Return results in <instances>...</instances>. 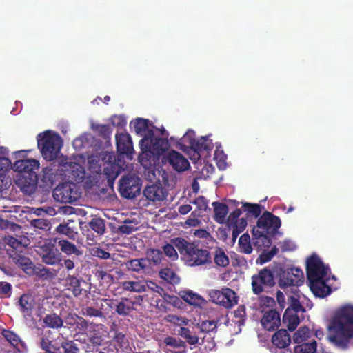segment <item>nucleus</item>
<instances>
[{
	"label": "nucleus",
	"instance_id": "55",
	"mask_svg": "<svg viewBox=\"0 0 353 353\" xmlns=\"http://www.w3.org/2000/svg\"><path fill=\"white\" fill-rule=\"evenodd\" d=\"M104 173L107 176L108 182H112L119 174V170L115 164H111L109 167L104 168Z\"/></svg>",
	"mask_w": 353,
	"mask_h": 353
},
{
	"label": "nucleus",
	"instance_id": "38",
	"mask_svg": "<svg viewBox=\"0 0 353 353\" xmlns=\"http://www.w3.org/2000/svg\"><path fill=\"white\" fill-rule=\"evenodd\" d=\"M91 128L93 132L106 141L110 139L112 128L108 124H92Z\"/></svg>",
	"mask_w": 353,
	"mask_h": 353
},
{
	"label": "nucleus",
	"instance_id": "21",
	"mask_svg": "<svg viewBox=\"0 0 353 353\" xmlns=\"http://www.w3.org/2000/svg\"><path fill=\"white\" fill-rule=\"evenodd\" d=\"M145 198L150 201H161L165 199V190L161 184L147 185L143 190Z\"/></svg>",
	"mask_w": 353,
	"mask_h": 353
},
{
	"label": "nucleus",
	"instance_id": "64",
	"mask_svg": "<svg viewBox=\"0 0 353 353\" xmlns=\"http://www.w3.org/2000/svg\"><path fill=\"white\" fill-rule=\"evenodd\" d=\"M78 341V339L71 340L68 347H66L65 353H80L81 350L79 347V345L77 343V341Z\"/></svg>",
	"mask_w": 353,
	"mask_h": 353
},
{
	"label": "nucleus",
	"instance_id": "39",
	"mask_svg": "<svg viewBox=\"0 0 353 353\" xmlns=\"http://www.w3.org/2000/svg\"><path fill=\"white\" fill-rule=\"evenodd\" d=\"M317 343L313 339L307 343H302L294 346L292 353H316Z\"/></svg>",
	"mask_w": 353,
	"mask_h": 353
},
{
	"label": "nucleus",
	"instance_id": "58",
	"mask_svg": "<svg viewBox=\"0 0 353 353\" xmlns=\"http://www.w3.org/2000/svg\"><path fill=\"white\" fill-rule=\"evenodd\" d=\"M37 276L44 278L48 279L52 278L53 276V274L51 270L48 268H45L44 266L34 267V272Z\"/></svg>",
	"mask_w": 353,
	"mask_h": 353
},
{
	"label": "nucleus",
	"instance_id": "2",
	"mask_svg": "<svg viewBox=\"0 0 353 353\" xmlns=\"http://www.w3.org/2000/svg\"><path fill=\"white\" fill-rule=\"evenodd\" d=\"M172 241L188 266L210 267L212 265V255L208 250L201 248L199 245L188 242L181 237L175 238Z\"/></svg>",
	"mask_w": 353,
	"mask_h": 353
},
{
	"label": "nucleus",
	"instance_id": "28",
	"mask_svg": "<svg viewBox=\"0 0 353 353\" xmlns=\"http://www.w3.org/2000/svg\"><path fill=\"white\" fill-rule=\"evenodd\" d=\"M212 206L214 207V220L219 224L224 223L228 213V205L223 203L215 201L212 203Z\"/></svg>",
	"mask_w": 353,
	"mask_h": 353
},
{
	"label": "nucleus",
	"instance_id": "46",
	"mask_svg": "<svg viewBox=\"0 0 353 353\" xmlns=\"http://www.w3.org/2000/svg\"><path fill=\"white\" fill-rule=\"evenodd\" d=\"M179 334L185 339L190 345H194L199 343V339L198 336L193 334L192 331L188 327H181L179 330Z\"/></svg>",
	"mask_w": 353,
	"mask_h": 353
},
{
	"label": "nucleus",
	"instance_id": "54",
	"mask_svg": "<svg viewBox=\"0 0 353 353\" xmlns=\"http://www.w3.org/2000/svg\"><path fill=\"white\" fill-rule=\"evenodd\" d=\"M133 223L134 222L128 219L124 221L123 224L119 226L118 231L123 234H130L132 233L137 229L135 225H132Z\"/></svg>",
	"mask_w": 353,
	"mask_h": 353
},
{
	"label": "nucleus",
	"instance_id": "12",
	"mask_svg": "<svg viewBox=\"0 0 353 353\" xmlns=\"http://www.w3.org/2000/svg\"><path fill=\"white\" fill-rule=\"evenodd\" d=\"M117 151L121 156L125 155L129 159H132L134 148L132 140L128 133L116 134Z\"/></svg>",
	"mask_w": 353,
	"mask_h": 353
},
{
	"label": "nucleus",
	"instance_id": "25",
	"mask_svg": "<svg viewBox=\"0 0 353 353\" xmlns=\"http://www.w3.org/2000/svg\"><path fill=\"white\" fill-rule=\"evenodd\" d=\"M3 336L6 340L9 343H10V345L17 351L22 352L28 349L26 344L23 341H21L20 337L17 334L12 331L4 330L3 331Z\"/></svg>",
	"mask_w": 353,
	"mask_h": 353
},
{
	"label": "nucleus",
	"instance_id": "32",
	"mask_svg": "<svg viewBox=\"0 0 353 353\" xmlns=\"http://www.w3.org/2000/svg\"><path fill=\"white\" fill-rule=\"evenodd\" d=\"M216 266L226 268L230 263V259L223 248L216 247L213 252V261Z\"/></svg>",
	"mask_w": 353,
	"mask_h": 353
},
{
	"label": "nucleus",
	"instance_id": "7",
	"mask_svg": "<svg viewBox=\"0 0 353 353\" xmlns=\"http://www.w3.org/2000/svg\"><path fill=\"white\" fill-rule=\"evenodd\" d=\"M141 183L135 175H126L119 180V191L125 199H134L140 194Z\"/></svg>",
	"mask_w": 353,
	"mask_h": 353
},
{
	"label": "nucleus",
	"instance_id": "23",
	"mask_svg": "<svg viewBox=\"0 0 353 353\" xmlns=\"http://www.w3.org/2000/svg\"><path fill=\"white\" fill-rule=\"evenodd\" d=\"M268 234H269L262 232L261 231L254 228L252 230L253 245L259 250H261L263 248H269L272 244V241L268 236Z\"/></svg>",
	"mask_w": 353,
	"mask_h": 353
},
{
	"label": "nucleus",
	"instance_id": "20",
	"mask_svg": "<svg viewBox=\"0 0 353 353\" xmlns=\"http://www.w3.org/2000/svg\"><path fill=\"white\" fill-rule=\"evenodd\" d=\"M10 257L14 263L26 274H32L34 272V265L31 260L17 251H12L10 253Z\"/></svg>",
	"mask_w": 353,
	"mask_h": 353
},
{
	"label": "nucleus",
	"instance_id": "8",
	"mask_svg": "<svg viewBox=\"0 0 353 353\" xmlns=\"http://www.w3.org/2000/svg\"><path fill=\"white\" fill-rule=\"evenodd\" d=\"M275 285L274 275L270 269L264 268L258 274L252 276V288L254 294L259 295L265 288H272Z\"/></svg>",
	"mask_w": 353,
	"mask_h": 353
},
{
	"label": "nucleus",
	"instance_id": "52",
	"mask_svg": "<svg viewBox=\"0 0 353 353\" xmlns=\"http://www.w3.org/2000/svg\"><path fill=\"white\" fill-rule=\"evenodd\" d=\"M163 253L172 261L178 259V254L174 246L170 243H166L162 247Z\"/></svg>",
	"mask_w": 353,
	"mask_h": 353
},
{
	"label": "nucleus",
	"instance_id": "26",
	"mask_svg": "<svg viewBox=\"0 0 353 353\" xmlns=\"http://www.w3.org/2000/svg\"><path fill=\"white\" fill-rule=\"evenodd\" d=\"M54 243H57L60 250L68 256L74 254L79 256L82 254V252L76 246L75 244L70 242L66 239H59L56 238L54 239Z\"/></svg>",
	"mask_w": 353,
	"mask_h": 353
},
{
	"label": "nucleus",
	"instance_id": "17",
	"mask_svg": "<svg viewBox=\"0 0 353 353\" xmlns=\"http://www.w3.org/2000/svg\"><path fill=\"white\" fill-rule=\"evenodd\" d=\"M166 161L177 172H183L190 168L188 160L180 152L175 150L170 152L166 157Z\"/></svg>",
	"mask_w": 353,
	"mask_h": 353
},
{
	"label": "nucleus",
	"instance_id": "14",
	"mask_svg": "<svg viewBox=\"0 0 353 353\" xmlns=\"http://www.w3.org/2000/svg\"><path fill=\"white\" fill-rule=\"evenodd\" d=\"M37 180V175L33 174H17L15 184L25 194L31 195L35 191Z\"/></svg>",
	"mask_w": 353,
	"mask_h": 353
},
{
	"label": "nucleus",
	"instance_id": "57",
	"mask_svg": "<svg viewBox=\"0 0 353 353\" xmlns=\"http://www.w3.org/2000/svg\"><path fill=\"white\" fill-rule=\"evenodd\" d=\"M210 300L219 305H221V298L223 296V289L219 290H211L209 292Z\"/></svg>",
	"mask_w": 353,
	"mask_h": 353
},
{
	"label": "nucleus",
	"instance_id": "27",
	"mask_svg": "<svg viewBox=\"0 0 353 353\" xmlns=\"http://www.w3.org/2000/svg\"><path fill=\"white\" fill-rule=\"evenodd\" d=\"M309 283L310 288L316 296L324 298L331 293V288L323 279Z\"/></svg>",
	"mask_w": 353,
	"mask_h": 353
},
{
	"label": "nucleus",
	"instance_id": "62",
	"mask_svg": "<svg viewBox=\"0 0 353 353\" xmlns=\"http://www.w3.org/2000/svg\"><path fill=\"white\" fill-rule=\"evenodd\" d=\"M241 210L239 208L235 209L233 212H232L228 219H227V223L229 225H234L236 224L238 221L239 217L241 214Z\"/></svg>",
	"mask_w": 353,
	"mask_h": 353
},
{
	"label": "nucleus",
	"instance_id": "35",
	"mask_svg": "<svg viewBox=\"0 0 353 353\" xmlns=\"http://www.w3.org/2000/svg\"><path fill=\"white\" fill-rule=\"evenodd\" d=\"M219 320H205L199 322L196 324L197 328L199 329L200 333L210 334L217 332Z\"/></svg>",
	"mask_w": 353,
	"mask_h": 353
},
{
	"label": "nucleus",
	"instance_id": "40",
	"mask_svg": "<svg viewBox=\"0 0 353 353\" xmlns=\"http://www.w3.org/2000/svg\"><path fill=\"white\" fill-rule=\"evenodd\" d=\"M150 121L146 119L137 118L134 121L130 122V127H133L137 134H146L148 131L150 130L149 128Z\"/></svg>",
	"mask_w": 353,
	"mask_h": 353
},
{
	"label": "nucleus",
	"instance_id": "30",
	"mask_svg": "<svg viewBox=\"0 0 353 353\" xmlns=\"http://www.w3.org/2000/svg\"><path fill=\"white\" fill-rule=\"evenodd\" d=\"M283 321L287 325L288 330L291 332L294 331L300 323L297 313L292 312L290 308L285 310Z\"/></svg>",
	"mask_w": 353,
	"mask_h": 353
},
{
	"label": "nucleus",
	"instance_id": "56",
	"mask_svg": "<svg viewBox=\"0 0 353 353\" xmlns=\"http://www.w3.org/2000/svg\"><path fill=\"white\" fill-rule=\"evenodd\" d=\"M82 314L84 316H90V317H99L101 318L103 316V312L99 310L97 307L94 308L93 307L88 306L83 309Z\"/></svg>",
	"mask_w": 353,
	"mask_h": 353
},
{
	"label": "nucleus",
	"instance_id": "44",
	"mask_svg": "<svg viewBox=\"0 0 353 353\" xmlns=\"http://www.w3.org/2000/svg\"><path fill=\"white\" fill-rule=\"evenodd\" d=\"M232 321L239 326L245 325L246 320L245 307L243 305H239L236 310L233 312Z\"/></svg>",
	"mask_w": 353,
	"mask_h": 353
},
{
	"label": "nucleus",
	"instance_id": "41",
	"mask_svg": "<svg viewBox=\"0 0 353 353\" xmlns=\"http://www.w3.org/2000/svg\"><path fill=\"white\" fill-rule=\"evenodd\" d=\"M310 336V329L306 326L301 327L294 332L292 338L293 342L296 345L307 343Z\"/></svg>",
	"mask_w": 353,
	"mask_h": 353
},
{
	"label": "nucleus",
	"instance_id": "22",
	"mask_svg": "<svg viewBox=\"0 0 353 353\" xmlns=\"http://www.w3.org/2000/svg\"><path fill=\"white\" fill-rule=\"evenodd\" d=\"M272 343L276 347L282 349L288 347L291 343V337L285 329L276 332L272 337Z\"/></svg>",
	"mask_w": 353,
	"mask_h": 353
},
{
	"label": "nucleus",
	"instance_id": "3",
	"mask_svg": "<svg viewBox=\"0 0 353 353\" xmlns=\"http://www.w3.org/2000/svg\"><path fill=\"white\" fill-rule=\"evenodd\" d=\"M141 153L139 155L141 164L147 167L151 164L150 159L162 154L170 147L166 138L156 137L153 130H148L139 141Z\"/></svg>",
	"mask_w": 353,
	"mask_h": 353
},
{
	"label": "nucleus",
	"instance_id": "51",
	"mask_svg": "<svg viewBox=\"0 0 353 353\" xmlns=\"http://www.w3.org/2000/svg\"><path fill=\"white\" fill-rule=\"evenodd\" d=\"M6 156L0 154V177L4 176L10 168H12L11 161Z\"/></svg>",
	"mask_w": 353,
	"mask_h": 353
},
{
	"label": "nucleus",
	"instance_id": "37",
	"mask_svg": "<svg viewBox=\"0 0 353 353\" xmlns=\"http://www.w3.org/2000/svg\"><path fill=\"white\" fill-rule=\"evenodd\" d=\"M126 266L129 270L139 272L148 267V260L145 258L132 259L126 263Z\"/></svg>",
	"mask_w": 353,
	"mask_h": 353
},
{
	"label": "nucleus",
	"instance_id": "29",
	"mask_svg": "<svg viewBox=\"0 0 353 353\" xmlns=\"http://www.w3.org/2000/svg\"><path fill=\"white\" fill-rule=\"evenodd\" d=\"M221 306L229 309L238 303V296L234 290L230 288H223V296L221 298Z\"/></svg>",
	"mask_w": 353,
	"mask_h": 353
},
{
	"label": "nucleus",
	"instance_id": "5",
	"mask_svg": "<svg viewBox=\"0 0 353 353\" xmlns=\"http://www.w3.org/2000/svg\"><path fill=\"white\" fill-rule=\"evenodd\" d=\"M81 192L74 183L65 182L53 191L54 199L62 203H72L81 197Z\"/></svg>",
	"mask_w": 353,
	"mask_h": 353
},
{
	"label": "nucleus",
	"instance_id": "18",
	"mask_svg": "<svg viewBox=\"0 0 353 353\" xmlns=\"http://www.w3.org/2000/svg\"><path fill=\"white\" fill-rule=\"evenodd\" d=\"M261 325L268 331H274L281 325L279 313L274 309L265 312L261 319Z\"/></svg>",
	"mask_w": 353,
	"mask_h": 353
},
{
	"label": "nucleus",
	"instance_id": "19",
	"mask_svg": "<svg viewBox=\"0 0 353 353\" xmlns=\"http://www.w3.org/2000/svg\"><path fill=\"white\" fill-rule=\"evenodd\" d=\"M19 306L24 317H30L36 307L35 297L31 294H23L19 299Z\"/></svg>",
	"mask_w": 353,
	"mask_h": 353
},
{
	"label": "nucleus",
	"instance_id": "49",
	"mask_svg": "<svg viewBox=\"0 0 353 353\" xmlns=\"http://www.w3.org/2000/svg\"><path fill=\"white\" fill-rule=\"evenodd\" d=\"M243 208L248 214H251L256 218L258 217L261 212V205L259 204L245 203L243 205Z\"/></svg>",
	"mask_w": 353,
	"mask_h": 353
},
{
	"label": "nucleus",
	"instance_id": "42",
	"mask_svg": "<svg viewBox=\"0 0 353 353\" xmlns=\"http://www.w3.org/2000/svg\"><path fill=\"white\" fill-rule=\"evenodd\" d=\"M147 259L148 260V265L152 262L154 265L160 264L164 259L163 252L159 249L149 248L146 250Z\"/></svg>",
	"mask_w": 353,
	"mask_h": 353
},
{
	"label": "nucleus",
	"instance_id": "43",
	"mask_svg": "<svg viewBox=\"0 0 353 353\" xmlns=\"http://www.w3.org/2000/svg\"><path fill=\"white\" fill-rule=\"evenodd\" d=\"M122 287L125 290L134 292H145L143 281H124L122 283Z\"/></svg>",
	"mask_w": 353,
	"mask_h": 353
},
{
	"label": "nucleus",
	"instance_id": "13",
	"mask_svg": "<svg viewBox=\"0 0 353 353\" xmlns=\"http://www.w3.org/2000/svg\"><path fill=\"white\" fill-rule=\"evenodd\" d=\"M109 305H113L114 313L121 316H128L135 310V302L127 297H121L114 301H106Z\"/></svg>",
	"mask_w": 353,
	"mask_h": 353
},
{
	"label": "nucleus",
	"instance_id": "47",
	"mask_svg": "<svg viewBox=\"0 0 353 353\" xmlns=\"http://www.w3.org/2000/svg\"><path fill=\"white\" fill-rule=\"evenodd\" d=\"M239 250L243 254H250L252 252V247L250 243V237L248 234H242L239 240Z\"/></svg>",
	"mask_w": 353,
	"mask_h": 353
},
{
	"label": "nucleus",
	"instance_id": "4",
	"mask_svg": "<svg viewBox=\"0 0 353 353\" xmlns=\"http://www.w3.org/2000/svg\"><path fill=\"white\" fill-rule=\"evenodd\" d=\"M37 144L43 157L51 161L57 158L62 145V141L58 134L47 130L38 135Z\"/></svg>",
	"mask_w": 353,
	"mask_h": 353
},
{
	"label": "nucleus",
	"instance_id": "59",
	"mask_svg": "<svg viewBox=\"0 0 353 353\" xmlns=\"http://www.w3.org/2000/svg\"><path fill=\"white\" fill-rule=\"evenodd\" d=\"M111 122L112 125L123 129L126 125V120L122 115H114L111 117Z\"/></svg>",
	"mask_w": 353,
	"mask_h": 353
},
{
	"label": "nucleus",
	"instance_id": "24",
	"mask_svg": "<svg viewBox=\"0 0 353 353\" xmlns=\"http://www.w3.org/2000/svg\"><path fill=\"white\" fill-rule=\"evenodd\" d=\"M72 339L63 337L61 340L57 339L55 341H50L47 337H42L40 341V347L48 352V351H53L54 347H62V348L67 347Z\"/></svg>",
	"mask_w": 353,
	"mask_h": 353
},
{
	"label": "nucleus",
	"instance_id": "10",
	"mask_svg": "<svg viewBox=\"0 0 353 353\" xmlns=\"http://www.w3.org/2000/svg\"><path fill=\"white\" fill-rule=\"evenodd\" d=\"M304 282V274L301 269L299 268H288L282 270L279 275V286L282 289L288 287H298Z\"/></svg>",
	"mask_w": 353,
	"mask_h": 353
},
{
	"label": "nucleus",
	"instance_id": "50",
	"mask_svg": "<svg viewBox=\"0 0 353 353\" xmlns=\"http://www.w3.org/2000/svg\"><path fill=\"white\" fill-rule=\"evenodd\" d=\"M76 325L74 328L77 332L74 335V338L78 335L79 333L86 332L89 327L88 321L83 317L79 316V318H76Z\"/></svg>",
	"mask_w": 353,
	"mask_h": 353
},
{
	"label": "nucleus",
	"instance_id": "6",
	"mask_svg": "<svg viewBox=\"0 0 353 353\" xmlns=\"http://www.w3.org/2000/svg\"><path fill=\"white\" fill-rule=\"evenodd\" d=\"M329 268L325 266L319 256L313 254L307 260L306 272L309 282L322 280L326 276Z\"/></svg>",
	"mask_w": 353,
	"mask_h": 353
},
{
	"label": "nucleus",
	"instance_id": "48",
	"mask_svg": "<svg viewBox=\"0 0 353 353\" xmlns=\"http://www.w3.org/2000/svg\"><path fill=\"white\" fill-rule=\"evenodd\" d=\"M85 173L83 168L81 165L77 164L76 169L72 170L69 177L71 178L72 180H73L72 183H74L75 184H77L83 181L85 178Z\"/></svg>",
	"mask_w": 353,
	"mask_h": 353
},
{
	"label": "nucleus",
	"instance_id": "45",
	"mask_svg": "<svg viewBox=\"0 0 353 353\" xmlns=\"http://www.w3.org/2000/svg\"><path fill=\"white\" fill-rule=\"evenodd\" d=\"M90 228L99 235H102L105 231V221L100 217H94L89 222Z\"/></svg>",
	"mask_w": 353,
	"mask_h": 353
},
{
	"label": "nucleus",
	"instance_id": "34",
	"mask_svg": "<svg viewBox=\"0 0 353 353\" xmlns=\"http://www.w3.org/2000/svg\"><path fill=\"white\" fill-rule=\"evenodd\" d=\"M65 284L74 296H78L81 294V281L76 276L68 274L65 278Z\"/></svg>",
	"mask_w": 353,
	"mask_h": 353
},
{
	"label": "nucleus",
	"instance_id": "33",
	"mask_svg": "<svg viewBox=\"0 0 353 353\" xmlns=\"http://www.w3.org/2000/svg\"><path fill=\"white\" fill-rule=\"evenodd\" d=\"M299 290L297 288H292V293H293L294 295L288 298L289 307L288 308H290L292 312L294 313L305 312V308L299 301Z\"/></svg>",
	"mask_w": 353,
	"mask_h": 353
},
{
	"label": "nucleus",
	"instance_id": "16",
	"mask_svg": "<svg viewBox=\"0 0 353 353\" xmlns=\"http://www.w3.org/2000/svg\"><path fill=\"white\" fill-rule=\"evenodd\" d=\"M39 168V162L33 159L18 160L14 162L12 169L17 174L26 175L28 174H37V170Z\"/></svg>",
	"mask_w": 353,
	"mask_h": 353
},
{
	"label": "nucleus",
	"instance_id": "60",
	"mask_svg": "<svg viewBox=\"0 0 353 353\" xmlns=\"http://www.w3.org/2000/svg\"><path fill=\"white\" fill-rule=\"evenodd\" d=\"M30 224L32 226L41 229V230H48L49 229V222L44 219H34L30 221Z\"/></svg>",
	"mask_w": 353,
	"mask_h": 353
},
{
	"label": "nucleus",
	"instance_id": "9",
	"mask_svg": "<svg viewBox=\"0 0 353 353\" xmlns=\"http://www.w3.org/2000/svg\"><path fill=\"white\" fill-rule=\"evenodd\" d=\"M194 136V131L189 130L182 137L181 141L183 144H187L199 156H200V153L202 152H209L213 149L212 141L208 136L201 137L198 139H195Z\"/></svg>",
	"mask_w": 353,
	"mask_h": 353
},
{
	"label": "nucleus",
	"instance_id": "36",
	"mask_svg": "<svg viewBox=\"0 0 353 353\" xmlns=\"http://www.w3.org/2000/svg\"><path fill=\"white\" fill-rule=\"evenodd\" d=\"M159 277L172 285L178 284L180 281L179 276L171 268H165L161 269L159 272Z\"/></svg>",
	"mask_w": 353,
	"mask_h": 353
},
{
	"label": "nucleus",
	"instance_id": "11",
	"mask_svg": "<svg viewBox=\"0 0 353 353\" xmlns=\"http://www.w3.org/2000/svg\"><path fill=\"white\" fill-rule=\"evenodd\" d=\"M281 225V221L279 216L265 211L257 220V230L262 232L274 234Z\"/></svg>",
	"mask_w": 353,
	"mask_h": 353
},
{
	"label": "nucleus",
	"instance_id": "1",
	"mask_svg": "<svg viewBox=\"0 0 353 353\" xmlns=\"http://www.w3.org/2000/svg\"><path fill=\"white\" fill-rule=\"evenodd\" d=\"M329 327L335 332V334L330 336V341L337 347L347 348L348 339L353 337V306L345 305L340 308Z\"/></svg>",
	"mask_w": 353,
	"mask_h": 353
},
{
	"label": "nucleus",
	"instance_id": "63",
	"mask_svg": "<svg viewBox=\"0 0 353 353\" xmlns=\"http://www.w3.org/2000/svg\"><path fill=\"white\" fill-rule=\"evenodd\" d=\"M199 298V296L193 293L191 291L186 292L185 294L183 296V300L190 305L196 304V302L198 301Z\"/></svg>",
	"mask_w": 353,
	"mask_h": 353
},
{
	"label": "nucleus",
	"instance_id": "31",
	"mask_svg": "<svg viewBox=\"0 0 353 353\" xmlns=\"http://www.w3.org/2000/svg\"><path fill=\"white\" fill-rule=\"evenodd\" d=\"M43 321L46 327L54 330H59L62 327L64 323L61 316L54 312L46 314Z\"/></svg>",
	"mask_w": 353,
	"mask_h": 353
},
{
	"label": "nucleus",
	"instance_id": "53",
	"mask_svg": "<svg viewBox=\"0 0 353 353\" xmlns=\"http://www.w3.org/2000/svg\"><path fill=\"white\" fill-rule=\"evenodd\" d=\"M56 231L59 234H65L70 239H74L77 232H74L72 228L68 226V224H59L56 228Z\"/></svg>",
	"mask_w": 353,
	"mask_h": 353
},
{
	"label": "nucleus",
	"instance_id": "61",
	"mask_svg": "<svg viewBox=\"0 0 353 353\" xmlns=\"http://www.w3.org/2000/svg\"><path fill=\"white\" fill-rule=\"evenodd\" d=\"M96 353H117V350L111 344L99 345L97 347Z\"/></svg>",
	"mask_w": 353,
	"mask_h": 353
},
{
	"label": "nucleus",
	"instance_id": "15",
	"mask_svg": "<svg viewBox=\"0 0 353 353\" xmlns=\"http://www.w3.org/2000/svg\"><path fill=\"white\" fill-rule=\"evenodd\" d=\"M42 261L48 265H57L59 264L61 261V254L59 250L55 247L54 244L51 243H45L41 246Z\"/></svg>",
	"mask_w": 353,
	"mask_h": 353
}]
</instances>
